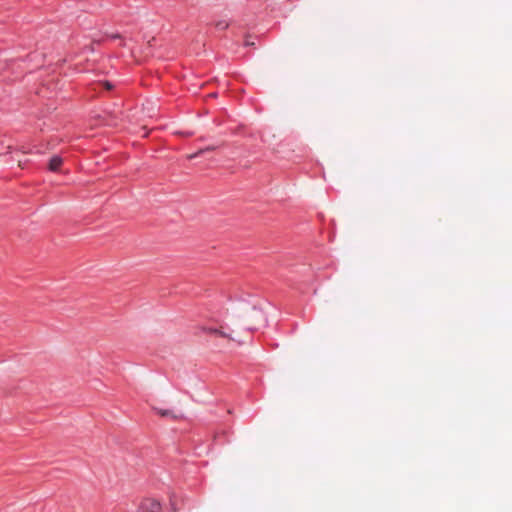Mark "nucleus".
<instances>
[{
  "label": "nucleus",
  "mask_w": 512,
  "mask_h": 512,
  "mask_svg": "<svg viewBox=\"0 0 512 512\" xmlns=\"http://www.w3.org/2000/svg\"><path fill=\"white\" fill-rule=\"evenodd\" d=\"M213 148L212 147H208L206 149H203V150H199L197 153L193 154L190 156V158H194V157H197L199 155H201L204 151H210L212 150Z\"/></svg>",
  "instance_id": "423d86ee"
},
{
  "label": "nucleus",
  "mask_w": 512,
  "mask_h": 512,
  "mask_svg": "<svg viewBox=\"0 0 512 512\" xmlns=\"http://www.w3.org/2000/svg\"><path fill=\"white\" fill-rule=\"evenodd\" d=\"M229 26L228 22L222 20V21H218L216 23V28H218L219 30H225L227 29Z\"/></svg>",
  "instance_id": "39448f33"
},
{
  "label": "nucleus",
  "mask_w": 512,
  "mask_h": 512,
  "mask_svg": "<svg viewBox=\"0 0 512 512\" xmlns=\"http://www.w3.org/2000/svg\"><path fill=\"white\" fill-rule=\"evenodd\" d=\"M105 86H106L107 89H111V87H112L109 82H105Z\"/></svg>",
  "instance_id": "0eeeda50"
},
{
  "label": "nucleus",
  "mask_w": 512,
  "mask_h": 512,
  "mask_svg": "<svg viewBox=\"0 0 512 512\" xmlns=\"http://www.w3.org/2000/svg\"><path fill=\"white\" fill-rule=\"evenodd\" d=\"M202 330L209 334H214L223 338H227L229 340H235L231 333L228 332L227 328L221 325L219 328L216 327H203Z\"/></svg>",
  "instance_id": "f03ea898"
},
{
  "label": "nucleus",
  "mask_w": 512,
  "mask_h": 512,
  "mask_svg": "<svg viewBox=\"0 0 512 512\" xmlns=\"http://www.w3.org/2000/svg\"><path fill=\"white\" fill-rule=\"evenodd\" d=\"M162 507L160 502L155 499H144L139 507L137 512H161Z\"/></svg>",
  "instance_id": "f257e3e1"
},
{
  "label": "nucleus",
  "mask_w": 512,
  "mask_h": 512,
  "mask_svg": "<svg viewBox=\"0 0 512 512\" xmlns=\"http://www.w3.org/2000/svg\"><path fill=\"white\" fill-rule=\"evenodd\" d=\"M156 412L162 417H171L173 419H178V416L172 410L156 409Z\"/></svg>",
  "instance_id": "20e7f679"
},
{
  "label": "nucleus",
  "mask_w": 512,
  "mask_h": 512,
  "mask_svg": "<svg viewBox=\"0 0 512 512\" xmlns=\"http://www.w3.org/2000/svg\"><path fill=\"white\" fill-rule=\"evenodd\" d=\"M253 44L254 43H252V42H248V41L246 42V45H253Z\"/></svg>",
  "instance_id": "1a4fd4ad"
},
{
  "label": "nucleus",
  "mask_w": 512,
  "mask_h": 512,
  "mask_svg": "<svg viewBox=\"0 0 512 512\" xmlns=\"http://www.w3.org/2000/svg\"><path fill=\"white\" fill-rule=\"evenodd\" d=\"M7 149H8L7 153H10L11 152V146H8Z\"/></svg>",
  "instance_id": "6e6552de"
},
{
  "label": "nucleus",
  "mask_w": 512,
  "mask_h": 512,
  "mask_svg": "<svg viewBox=\"0 0 512 512\" xmlns=\"http://www.w3.org/2000/svg\"><path fill=\"white\" fill-rule=\"evenodd\" d=\"M62 164H63V159L60 156L56 155L50 159L48 168L52 172H57V171H59Z\"/></svg>",
  "instance_id": "7ed1b4c3"
}]
</instances>
